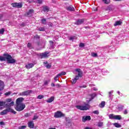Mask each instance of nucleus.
I'll use <instances>...</instances> for the list:
<instances>
[{"label": "nucleus", "mask_w": 129, "mask_h": 129, "mask_svg": "<svg viewBox=\"0 0 129 129\" xmlns=\"http://www.w3.org/2000/svg\"><path fill=\"white\" fill-rule=\"evenodd\" d=\"M91 56H92V57H97V53H96L95 52H92Z\"/></svg>", "instance_id": "31"}, {"label": "nucleus", "mask_w": 129, "mask_h": 129, "mask_svg": "<svg viewBox=\"0 0 129 129\" xmlns=\"http://www.w3.org/2000/svg\"><path fill=\"white\" fill-rule=\"evenodd\" d=\"M76 107L77 109H80V110H87V109H89V105L85 103L83 105H77Z\"/></svg>", "instance_id": "2"}, {"label": "nucleus", "mask_w": 129, "mask_h": 129, "mask_svg": "<svg viewBox=\"0 0 129 129\" xmlns=\"http://www.w3.org/2000/svg\"><path fill=\"white\" fill-rule=\"evenodd\" d=\"M76 82H77V80L74 79L73 81L72 84H75Z\"/></svg>", "instance_id": "49"}, {"label": "nucleus", "mask_w": 129, "mask_h": 129, "mask_svg": "<svg viewBox=\"0 0 129 129\" xmlns=\"http://www.w3.org/2000/svg\"><path fill=\"white\" fill-rule=\"evenodd\" d=\"M49 43L50 44V49H54V45L53 44H54V42L52 40L49 41Z\"/></svg>", "instance_id": "29"}, {"label": "nucleus", "mask_w": 129, "mask_h": 129, "mask_svg": "<svg viewBox=\"0 0 129 129\" xmlns=\"http://www.w3.org/2000/svg\"><path fill=\"white\" fill-rule=\"evenodd\" d=\"M111 93H113V90L109 92V97L110 98H111V96H112V94Z\"/></svg>", "instance_id": "38"}, {"label": "nucleus", "mask_w": 129, "mask_h": 129, "mask_svg": "<svg viewBox=\"0 0 129 129\" xmlns=\"http://www.w3.org/2000/svg\"><path fill=\"white\" fill-rule=\"evenodd\" d=\"M12 100L11 98H8L6 99V102H12Z\"/></svg>", "instance_id": "43"}, {"label": "nucleus", "mask_w": 129, "mask_h": 129, "mask_svg": "<svg viewBox=\"0 0 129 129\" xmlns=\"http://www.w3.org/2000/svg\"><path fill=\"white\" fill-rule=\"evenodd\" d=\"M79 46H80V47H84V44L83 43H80Z\"/></svg>", "instance_id": "50"}, {"label": "nucleus", "mask_w": 129, "mask_h": 129, "mask_svg": "<svg viewBox=\"0 0 129 129\" xmlns=\"http://www.w3.org/2000/svg\"><path fill=\"white\" fill-rule=\"evenodd\" d=\"M23 101H24V98H18L16 100V104H25L24 103H23Z\"/></svg>", "instance_id": "9"}, {"label": "nucleus", "mask_w": 129, "mask_h": 129, "mask_svg": "<svg viewBox=\"0 0 129 129\" xmlns=\"http://www.w3.org/2000/svg\"><path fill=\"white\" fill-rule=\"evenodd\" d=\"M123 105L119 104L117 106L116 109L117 110V112H119V111H121L122 109H123Z\"/></svg>", "instance_id": "13"}, {"label": "nucleus", "mask_w": 129, "mask_h": 129, "mask_svg": "<svg viewBox=\"0 0 129 129\" xmlns=\"http://www.w3.org/2000/svg\"><path fill=\"white\" fill-rule=\"evenodd\" d=\"M91 117L90 116H84L82 117V121L83 122H86L87 121L91 120Z\"/></svg>", "instance_id": "10"}, {"label": "nucleus", "mask_w": 129, "mask_h": 129, "mask_svg": "<svg viewBox=\"0 0 129 129\" xmlns=\"http://www.w3.org/2000/svg\"><path fill=\"white\" fill-rule=\"evenodd\" d=\"M39 31L44 32V31H45V29H44V28H39Z\"/></svg>", "instance_id": "47"}, {"label": "nucleus", "mask_w": 129, "mask_h": 129, "mask_svg": "<svg viewBox=\"0 0 129 129\" xmlns=\"http://www.w3.org/2000/svg\"><path fill=\"white\" fill-rule=\"evenodd\" d=\"M59 77H60L57 75L56 77L54 78V80L55 82H57V80H59V79H58L59 78Z\"/></svg>", "instance_id": "37"}, {"label": "nucleus", "mask_w": 129, "mask_h": 129, "mask_svg": "<svg viewBox=\"0 0 129 129\" xmlns=\"http://www.w3.org/2000/svg\"><path fill=\"white\" fill-rule=\"evenodd\" d=\"M15 104V102L14 101H12L11 103H7L6 104V106L7 108H11V106H14Z\"/></svg>", "instance_id": "15"}, {"label": "nucleus", "mask_w": 129, "mask_h": 129, "mask_svg": "<svg viewBox=\"0 0 129 129\" xmlns=\"http://www.w3.org/2000/svg\"><path fill=\"white\" fill-rule=\"evenodd\" d=\"M93 113H94V114H99V112L98 110H95L93 112Z\"/></svg>", "instance_id": "44"}, {"label": "nucleus", "mask_w": 129, "mask_h": 129, "mask_svg": "<svg viewBox=\"0 0 129 129\" xmlns=\"http://www.w3.org/2000/svg\"><path fill=\"white\" fill-rule=\"evenodd\" d=\"M101 72L103 75H106V74H108V73H109V72L105 69H103L101 71Z\"/></svg>", "instance_id": "24"}, {"label": "nucleus", "mask_w": 129, "mask_h": 129, "mask_svg": "<svg viewBox=\"0 0 129 129\" xmlns=\"http://www.w3.org/2000/svg\"><path fill=\"white\" fill-rule=\"evenodd\" d=\"M123 114H127L128 113V111L127 109H125L123 112Z\"/></svg>", "instance_id": "45"}, {"label": "nucleus", "mask_w": 129, "mask_h": 129, "mask_svg": "<svg viewBox=\"0 0 129 129\" xmlns=\"http://www.w3.org/2000/svg\"><path fill=\"white\" fill-rule=\"evenodd\" d=\"M51 86H52V87H54L55 86V84L54 83H51Z\"/></svg>", "instance_id": "56"}, {"label": "nucleus", "mask_w": 129, "mask_h": 129, "mask_svg": "<svg viewBox=\"0 0 129 129\" xmlns=\"http://www.w3.org/2000/svg\"><path fill=\"white\" fill-rule=\"evenodd\" d=\"M115 119L120 120L121 119V116L120 115H115Z\"/></svg>", "instance_id": "27"}, {"label": "nucleus", "mask_w": 129, "mask_h": 129, "mask_svg": "<svg viewBox=\"0 0 129 129\" xmlns=\"http://www.w3.org/2000/svg\"><path fill=\"white\" fill-rule=\"evenodd\" d=\"M6 104V102L0 100V106H4Z\"/></svg>", "instance_id": "35"}, {"label": "nucleus", "mask_w": 129, "mask_h": 129, "mask_svg": "<svg viewBox=\"0 0 129 129\" xmlns=\"http://www.w3.org/2000/svg\"><path fill=\"white\" fill-rule=\"evenodd\" d=\"M26 107V105L25 104H16L15 109L17 111H22V110H24L25 108Z\"/></svg>", "instance_id": "4"}, {"label": "nucleus", "mask_w": 129, "mask_h": 129, "mask_svg": "<svg viewBox=\"0 0 129 129\" xmlns=\"http://www.w3.org/2000/svg\"><path fill=\"white\" fill-rule=\"evenodd\" d=\"M43 63L44 64L45 67H46V68H47V69L51 68V64L48 63V62H47V61L43 62Z\"/></svg>", "instance_id": "23"}, {"label": "nucleus", "mask_w": 129, "mask_h": 129, "mask_svg": "<svg viewBox=\"0 0 129 129\" xmlns=\"http://www.w3.org/2000/svg\"><path fill=\"white\" fill-rule=\"evenodd\" d=\"M85 29H87V27H85Z\"/></svg>", "instance_id": "64"}, {"label": "nucleus", "mask_w": 129, "mask_h": 129, "mask_svg": "<svg viewBox=\"0 0 129 129\" xmlns=\"http://www.w3.org/2000/svg\"><path fill=\"white\" fill-rule=\"evenodd\" d=\"M93 90H94V91H97V90H98V89H97V88L94 87L93 88Z\"/></svg>", "instance_id": "54"}, {"label": "nucleus", "mask_w": 129, "mask_h": 129, "mask_svg": "<svg viewBox=\"0 0 129 129\" xmlns=\"http://www.w3.org/2000/svg\"><path fill=\"white\" fill-rule=\"evenodd\" d=\"M98 126L101 127L103 126V122H98L97 124Z\"/></svg>", "instance_id": "33"}, {"label": "nucleus", "mask_w": 129, "mask_h": 129, "mask_svg": "<svg viewBox=\"0 0 129 129\" xmlns=\"http://www.w3.org/2000/svg\"><path fill=\"white\" fill-rule=\"evenodd\" d=\"M66 72H62L59 74H58L59 77H61V76H63V75H66Z\"/></svg>", "instance_id": "30"}, {"label": "nucleus", "mask_w": 129, "mask_h": 129, "mask_svg": "<svg viewBox=\"0 0 129 129\" xmlns=\"http://www.w3.org/2000/svg\"><path fill=\"white\" fill-rule=\"evenodd\" d=\"M32 92V90H28L24 92H22L19 93V95L20 96H27L28 95H30V93Z\"/></svg>", "instance_id": "6"}, {"label": "nucleus", "mask_w": 129, "mask_h": 129, "mask_svg": "<svg viewBox=\"0 0 129 129\" xmlns=\"http://www.w3.org/2000/svg\"><path fill=\"white\" fill-rule=\"evenodd\" d=\"M62 116H64V114L60 111H57L54 113V117L56 118H59V117H62Z\"/></svg>", "instance_id": "7"}, {"label": "nucleus", "mask_w": 129, "mask_h": 129, "mask_svg": "<svg viewBox=\"0 0 129 129\" xmlns=\"http://www.w3.org/2000/svg\"><path fill=\"white\" fill-rule=\"evenodd\" d=\"M67 124H69V126H71V122H69Z\"/></svg>", "instance_id": "57"}, {"label": "nucleus", "mask_w": 129, "mask_h": 129, "mask_svg": "<svg viewBox=\"0 0 129 129\" xmlns=\"http://www.w3.org/2000/svg\"><path fill=\"white\" fill-rule=\"evenodd\" d=\"M28 126L30 128H34V126H35V124L34 123V121H30L28 123Z\"/></svg>", "instance_id": "14"}, {"label": "nucleus", "mask_w": 129, "mask_h": 129, "mask_svg": "<svg viewBox=\"0 0 129 129\" xmlns=\"http://www.w3.org/2000/svg\"><path fill=\"white\" fill-rule=\"evenodd\" d=\"M25 117H28V116H30V114L29 113H26L25 115H24Z\"/></svg>", "instance_id": "52"}, {"label": "nucleus", "mask_w": 129, "mask_h": 129, "mask_svg": "<svg viewBox=\"0 0 129 129\" xmlns=\"http://www.w3.org/2000/svg\"><path fill=\"white\" fill-rule=\"evenodd\" d=\"M95 96H96V93H94L88 96V101H91L92 99H93L94 98V97H95Z\"/></svg>", "instance_id": "11"}, {"label": "nucleus", "mask_w": 129, "mask_h": 129, "mask_svg": "<svg viewBox=\"0 0 129 129\" xmlns=\"http://www.w3.org/2000/svg\"><path fill=\"white\" fill-rule=\"evenodd\" d=\"M28 48H29V49H32V44L31 43H28L27 44Z\"/></svg>", "instance_id": "42"}, {"label": "nucleus", "mask_w": 129, "mask_h": 129, "mask_svg": "<svg viewBox=\"0 0 129 129\" xmlns=\"http://www.w3.org/2000/svg\"><path fill=\"white\" fill-rule=\"evenodd\" d=\"M68 11H74V7L72 6H70L67 8Z\"/></svg>", "instance_id": "28"}, {"label": "nucleus", "mask_w": 129, "mask_h": 129, "mask_svg": "<svg viewBox=\"0 0 129 129\" xmlns=\"http://www.w3.org/2000/svg\"><path fill=\"white\" fill-rule=\"evenodd\" d=\"M81 88H86V86H83L81 87Z\"/></svg>", "instance_id": "59"}, {"label": "nucleus", "mask_w": 129, "mask_h": 129, "mask_svg": "<svg viewBox=\"0 0 129 129\" xmlns=\"http://www.w3.org/2000/svg\"><path fill=\"white\" fill-rule=\"evenodd\" d=\"M84 23V19H79L75 23V25H82Z\"/></svg>", "instance_id": "12"}, {"label": "nucleus", "mask_w": 129, "mask_h": 129, "mask_svg": "<svg viewBox=\"0 0 129 129\" xmlns=\"http://www.w3.org/2000/svg\"><path fill=\"white\" fill-rule=\"evenodd\" d=\"M41 23L42 24H43V25H46V24H47V22H46V19H41Z\"/></svg>", "instance_id": "36"}, {"label": "nucleus", "mask_w": 129, "mask_h": 129, "mask_svg": "<svg viewBox=\"0 0 129 129\" xmlns=\"http://www.w3.org/2000/svg\"><path fill=\"white\" fill-rule=\"evenodd\" d=\"M38 99H42V98H44V96L42 95H39L37 97Z\"/></svg>", "instance_id": "39"}, {"label": "nucleus", "mask_w": 129, "mask_h": 129, "mask_svg": "<svg viewBox=\"0 0 129 129\" xmlns=\"http://www.w3.org/2000/svg\"><path fill=\"white\" fill-rule=\"evenodd\" d=\"M114 125L116 127H120V126H121V125H120V124H119V123H114Z\"/></svg>", "instance_id": "34"}, {"label": "nucleus", "mask_w": 129, "mask_h": 129, "mask_svg": "<svg viewBox=\"0 0 129 129\" xmlns=\"http://www.w3.org/2000/svg\"><path fill=\"white\" fill-rule=\"evenodd\" d=\"M4 57L0 56V61H6V60H7V62L9 63V64H13V63L16 62V59L13 58L11 55L4 54Z\"/></svg>", "instance_id": "1"}, {"label": "nucleus", "mask_w": 129, "mask_h": 129, "mask_svg": "<svg viewBox=\"0 0 129 129\" xmlns=\"http://www.w3.org/2000/svg\"><path fill=\"white\" fill-rule=\"evenodd\" d=\"M8 112H11L12 113H14V114H16L17 113V112L16 111L14 110V109L9 108L8 109H6L4 110H3L2 112L0 113L1 115H5L8 113Z\"/></svg>", "instance_id": "3"}, {"label": "nucleus", "mask_w": 129, "mask_h": 129, "mask_svg": "<svg viewBox=\"0 0 129 129\" xmlns=\"http://www.w3.org/2000/svg\"><path fill=\"white\" fill-rule=\"evenodd\" d=\"M3 123H4V122H0V124H3Z\"/></svg>", "instance_id": "63"}, {"label": "nucleus", "mask_w": 129, "mask_h": 129, "mask_svg": "<svg viewBox=\"0 0 129 129\" xmlns=\"http://www.w3.org/2000/svg\"><path fill=\"white\" fill-rule=\"evenodd\" d=\"M48 54H49L48 52L42 53L40 54V56L41 58H47L48 57Z\"/></svg>", "instance_id": "17"}, {"label": "nucleus", "mask_w": 129, "mask_h": 129, "mask_svg": "<svg viewBox=\"0 0 129 129\" xmlns=\"http://www.w3.org/2000/svg\"><path fill=\"white\" fill-rule=\"evenodd\" d=\"M4 88H5V83L4 82L0 80V91L4 90Z\"/></svg>", "instance_id": "16"}, {"label": "nucleus", "mask_w": 129, "mask_h": 129, "mask_svg": "<svg viewBox=\"0 0 129 129\" xmlns=\"http://www.w3.org/2000/svg\"><path fill=\"white\" fill-rule=\"evenodd\" d=\"M121 24H122V22H121V21H116L115 23L114 24V26L115 27H116V26H120Z\"/></svg>", "instance_id": "19"}, {"label": "nucleus", "mask_w": 129, "mask_h": 129, "mask_svg": "<svg viewBox=\"0 0 129 129\" xmlns=\"http://www.w3.org/2000/svg\"><path fill=\"white\" fill-rule=\"evenodd\" d=\"M69 40H71V41H73V40H74V37H71L69 38Z\"/></svg>", "instance_id": "55"}, {"label": "nucleus", "mask_w": 129, "mask_h": 129, "mask_svg": "<svg viewBox=\"0 0 129 129\" xmlns=\"http://www.w3.org/2000/svg\"><path fill=\"white\" fill-rule=\"evenodd\" d=\"M32 13H34V10L33 9H30L29 12L27 13L28 17H31V16H32Z\"/></svg>", "instance_id": "21"}, {"label": "nucleus", "mask_w": 129, "mask_h": 129, "mask_svg": "<svg viewBox=\"0 0 129 129\" xmlns=\"http://www.w3.org/2000/svg\"><path fill=\"white\" fill-rule=\"evenodd\" d=\"M102 1L103 2V3H104V4H106L107 5H108V4L110 3V0H102Z\"/></svg>", "instance_id": "32"}, {"label": "nucleus", "mask_w": 129, "mask_h": 129, "mask_svg": "<svg viewBox=\"0 0 129 129\" xmlns=\"http://www.w3.org/2000/svg\"><path fill=\"white\" fill-rule=\"evenodd\" d=\"M43 11L44 13H48L49 12V7L47 6H43Z\"/></svg>", "instance_id": "20"}, {"label": "nucleus", "mask_w": 129, "mask_h": 129, "mask_svg": "<svg viewBox=\"0 0 129 129\" xmlns=\"http://www.w3.org/2000/svg\"><path fill=\"white\" fill-rule=\"evenodd\" d=\"M4 33H5V29H4V28H3L0 30V34L3 35V34H4Z\"/></svg>", "instance_id": "41"}, {"label": "nucleus", "mask_w": 129, "mask_h": 129, "mask_svg": "<svg viewBox=\"0 0 129 129\" xmlns=\"http://www.w3.org/2000/svg\"><path fill=\"white\" fill-rule=\"evenodd\" d=\"M109 118L110 119H115V115L113 114H110L109 115Z\"/></svg>", "instance_id": "26"}, {"label": "nucleus", "mask_w": 129, "mask_h": 129, "mask_svg": "<svg viewBox=\"0 0 129 129\" xmlns=\"http://www.w3.org/2000/svg\"><path fill=\"white\" fill-rule=\"evenodd\" d=\"M43 0H37V4H42Z\"/></svg>", "instance_id": "51"}, {"label": "nucleus", "mask_w": 129, "mask_h": 129, "mask_svg": "<svg viewBox=\"0 0 129 129\" xmlns=\"http://www.w3.org/2000/svg\"><path fill=\"white\" fill-rule=\"evenodd\" d=\"M37 118H38V116L37 115H34L33 118V120H35V119H37Z\"/></svg>", "instance_id": "53"}, {"label": "nucleus", "mask_w": 129, "mask_h": 129, "mask_svg": "<svg viewBox=\"0 0 129 129\" xmlns=\"http://www.w3.org/2000/svg\"><path fill=\"white\" fill-rule=\"evenodd\" d=\"M56 86H57V87H59L60 86V84H57L56 85Z\"/></svg>", "instance_id": "60"}, {"label": "nucleus", "mask_w": 129, "mask_h": 129, "mask_svg": "<svg viewBox=\"0 0 129 129\" xmlns=\"http://www.w3.org/2000/svg\"><path fill=\"white\" fill-rule=\"evenodd\" d=\"M49 82H50V80L45 81L44 82V85H48Z\"/></svg>", "instance_id": "46"}, {"label": "nucleus", "mask_w": 129, "mask_h": 129, "mask_svg": "<svg viewBox=\"0 0 129 129\" xmlns=\"http://www.w3.org/2000/svg\"><path fill=\"white\" fill-rule=\"evenodd\" d=\"M25 128H26L25 125H23V126L19 127V129H25Z\"/></svg>", "instance_id": "48"}, {"label": "nucleus", "mask_w": 129, "mask_h": 129, "mask_svg": "<svg viewBox=\"0 0 129 129\" xmlns=\"http://www.w3.org/2000/svg\"><path fill=\"white\" fill-rule=\"evenodd\" d=\"M105 106V102L102 101L99 105V107H101V108H103L104 106Z\"/></svg>", "instance_id": "25"}, {"label": "nucleus", "mask_w": 129, "mask_h": 129, "mask_svg": "<svg viewBox=\"0 0 129 129\" xmlns=\"http://www.w3.org/2000/svg\"><path fill=\"white\" fill-rule=\"evenodd\" d=\"M75 71L76 72H77L78 76H76L75 79L78 80V79H79V77L81 78L82 76H83V73L82 72V71L80 70V69H77L75 70Z\"/></svg>", "instance_id": "5"}, {"label": "nucleus", "mask_w": 129, "mask_h": 129, "mask_svg": "<svg viewBox=\"0 0 129 129\" xmlns=\"http://www.w3.org/2000/svg\"><path fill=\"white\" fill-rule=\"evenodd\" d=\"M11 93H12V92L11 91H9V92H6L5 93V95L6 96H9L11 95Z\"/></svg>", "instance_id": "40"}, {"label": "nucleus", "mask_w": 129, "mask_h": 129, "mask_svg": "<svg viewBox=\"0 0 129 129\" xmlns=\"http://www.w3.org/2000/svg\"><path fill=\"white\" fill-rule=\"evenodd\" d=\"M11 5L13 8H18V9H21V8L23 7V4H22V3H15L12 4Z\"/></svg>", "instance_id": "8"}, {"label": "nucleus", "mask_w": 129, "mask_h": 129, "mask_svg": "<svg viewBox=\"0 0 129 129\" xmlns=\"http://www.w3.org/2000/svg\"><path fill=\"white\" fill-rule=\"evenodd\" d=\"M117 93H118V95H120V92L119 91H117Z\"/></svg>", "instance_id": "58"}, {"label": "nucleus", "mask_w": 129, "mask_h": 129, "mask_svg": "<svg viewBox=\"0 0 129 129\" xmlns=\"http://www.w3.org/2000/svg\"><path fill=\"white\" fill-rule=\"evenodd\" d=\"M54 99H55V98L53 96H52L46 100V102L48 103H51V102H53V101H54Z\"/></svg>", "instance_id": "18"}, {"label": "nucleus", "mask_w": 129, "mask_h": 129, "mask_svg": "<svg viewBox=\"0 0 129 129\" xmlns=\"http://www.w3.org/2000/svg\"><path fill=\"white\" fill-rule=\"evenodd\" d=\"M34 67V64L33 63H28L27 65L26 66V68L27 69H30V68H32Z\"/></svg>", "instance_id": "22"}, {"label": "nucleus", "mask_w": 129, "mask_h": 129, "mask_svg": "<svg viewBox=\"0 0 129 129\" xmlns=\"http://www.w3.org/2000/svg\"><path fill=\"white\" fill-rule=\"evenodd\" d=\"M122 0H114L115 2H121Z\"/></svg>", "instance_id": "62"}, {"label": "nucleus", "mask_w": 129, "mask_h": 129, "mask_svg": "<svg viewBox=\"0 0 129 129\" xmlns=\"http://www.w3.org/2000/svg\"><path fill=\"white\" fill-rule=\"evenodd\" d=\"M3 18V15L0 14V19Z\"/></svg>", "instance_id": "61"}]
</instances>
